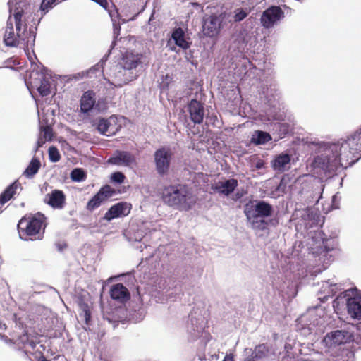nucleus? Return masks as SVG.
<instances>
[{"instance_id":"27","label":"nucleus","mask_w":361,"mask_h":361,"mask_svg":"<svg viewBox=\"0 0 361 361\" xmlns=\"http://www.w3.org/2000/svg\"><path fill=\"white\" fill-rule=\"evenodd\" d=\"M319 215L317 212H314L311 209H307L302 212L301 221H303V224L305 228L312 227L314 225L318 224Z\"/></svg>"},{"instance_id":"29","label":"nucleus","mask_w":361,"mask_h":361,"mask_svg":"<svg viewBox=\"0 0 361 361\" xmlns=\"http://www.w3.org/2000/svg\"><path fill=\"white\" fill-rule=\"evenodd\" d=\"M111 18L113 23V41L111 44V49H114L116 44V41L121 33V20L119 18V14L116 12V15L110 14ZM126 20L124 19L121 20V23H126Z\"/></svg>"},{"instance_id":"53","label":"nucleus","mask_w":361,"mask_h":361,"mask_svg":"<svg viewBox=\"0 0 361 361\" xmlns=\"http://www.w3.org/2000/svg\"><path fill=\"white\" fill-rule=\"evenodd\" d=\"M264 161H262V160H259L258 161L256 164H255V168L257 169H262L264 168Z\"/></svg>"},{"instance_id":"45","label":"nucleus","mask_w":361,"mask_h":361,"mask_svg":"<svg viewBox=\"0 0 361 361\" xmlns=\"http://www.w3.org/2000/svg\"><path fill=\"white\" fill-rule=\"evenodd\" d=\"M41 131L43 133V137L45 140H51L53 137V129L50 126L41 127Z\"/></svg>"},{"instance_id":"12","label":"nucleus","mask_w":361,"mask_h":361,"mask_svg":"<svg viewBox=\"0 0 361 361\" xmlns=\"http://www.w3.org/2000/svg\"><path fill=\"white\" fill-rule=\"evenodd\" d=\"M206 311L200 308H193L189 314L188 322V331L194 334V336L198 337L207 327Z\"/></svg>"},{"instance_id":"7","label":"nucleus","mask_w":361,"mask_h":361,"mask_svg":"<svg viewBox=\"0 0 361 361\" xmlns=\"http://www.w3.org/2000/svg\"><path fill=\"white\" fill-rule=\"evenodd\" d=\"M46 216L40 212L21 218L18 224L20 238L26 241L42 239V235L39 234L40 230L46 227Z\"/></svg>"},{"instance_id":"40","label":"nucleus","mask_w":361,"mask_h":361,"mask_svg":"<svg viewBox=\"0 0 361 361\" xmlns=\"http://www.w3.org/2000/svg\"><path fill=\"white\" fill-rule=\"evenodd\" d=\"M103 68L104 66L98 62L97 64L89 68L87 71L82 72L81 73V77L91 76L93 74H96L97 72L103 73ZM79 75H80V73H79Z\"/></svg>"},{"instance_id":"17","label":"nucleus","mask_w":361,"mask_h":361,"mask_svg":"<svg viewBox=\"0 0 361 361\" xmlns=\"http://www.w3.org/2000/svg\"><path fill=\"white\" fill-rule=\"evenodd\" d=\"M116 193L109 185L102 186L99 190L87 202L86 209L92 212L100 207L102 203L107 198L111 197Z\"/></svg>"},{"instance_id":"64","label":"nucleus","mask_w":361,"mask_h":361,"mask_svg":"<svg viewBox=\"0 0 361 361\" xmlns=\"http://www.w3.org/2000/svg\"><path fill=\"white\" fill-rule=\"evenodd\" d=\"M153 16H154V12L152 13L150 18H149V21H151L153 18Z\"/></svg>"},{"instance_id":"41","label":"nucleus","mask_w":361,"mask_h":361,"mask_svg":"<svg viewBox=\"0 0 361 361\" xmlns=\"http://www.w3.org/2000/svg\"><path fill=\"white\" fill-rule=\"evenodd\" d=\"M57 0H42L40 5V10L46 14L52 9L56 4Z\"/></svg>"},{"instance_id":"56","label":"nucleus","mask_w":361,"mask_h":361,"mask_svg":"<svg viewBox=\"0 0 361 361\" xmlns=\"http://www.w3.org/2000/svg\"><path fill=\"white\" fill-rule=\"evenodd\" d=\"M234 196H235L234 200H240L243 197V194L241 192H237Z\"/></svg>"},{"instance_id":"51","label":"nucleus","mask_w":361,"mask_h":361,"mask_svg":"<svg viewBox=\"0 0 361 361\" xmlns=\"http://www.w3.org/2000/svg\"><path fill=\"white\" fill-rule=\"evenodd\" d=\"M0 339L4 341L6 343H13V341L11 339L8 338L7 336L3 335L0 334Z\"/></svg>"},{"instance_id":"18","label":"nucleus","mask_w":361,"mask_h":361,"mask_svg":"<svg viewBox=\"0 0 361 361\" xmlns=\"http://www.w3.org/2000/svg\"><path fill=\"white\" fill-rule=\"evenodd\" d=\"M107 163L115 166L130 167L132 165L136 164V158L135 155L128 151L117 149L108 159Z\"/></svg>"},{"instance_id":"28","label":"nucleus","mask_w":361,"mask_h":361,"mask_svg":"<svg viewBox=\"0 0 361 361\" xmlns=\"http://www.w3.org/2000/svg\"><path fill=\"white\" fill-rule=\"evenodd\" d=\"M290 162V156L287 153H281L271 161V167L274 171L283 172L286 166Z\"/></svg>"},{"instance_id":"36","label":"nucleus","mask_w":361,"mask_h":361,"mask_svg":"<svg viewBox=\"0 0 361 361\" xmlns=\"http://www.w3.org/2000/svg\"><path fill=\"white\" fill-rule=\"evenodd\" d=\"M78 305L80 310L81 311L80 316L82 315L84 317L85 324L89 325L91 319V312L88 304L83 300L80 299L78 301Z\"/></svg>"},{"instance_id":"47","label":"nucleus","mask_w":361,"mask_h":361,"mask_svg":"<svg viewBox=\"0 0 361 361\" xmlns=\"http://www.w3.org/2000/svg\"><path fill=\"white\" fill-rule=\"evenodd\" d=\"M312 195H314V197H312V199H314V197L317 195H319V196L315 197V200H313L312 201V202H315L316 203H317L319 202V200L322 197V192L321 191V189L319 188V187L318 185H317V188H314L310 196H312Z\"/></svg>"},{"instance_id":"35","label":"nucleus","mask_w":361,"mask_h":361,"mask_svg":"<svg viewBox=\"0 0 361 361\" xmlns=\"http://www.w3.org/2000/svg\"><path fill=\"white\" fill-rule=\"evenodd\" d=\"M37 90L42 97L49 95L51 94V83L49 79L42 76L40 78V84L37 87Z\"/></svg>"},{"instance_id":"44","label":"nucleus","mask_w":361,"mask_h":361,"mask_svg":"<svg viewBox=\"0 0 361 361\" xmlns=\"http://www.w3.org/2000/svg\"><path fill=\"white\" fill-rule=\"evenodd\" d=\"M248 15L247 9L239 8L235 11L233 19L235 22H240L245 19Z\"/></svg>"},{"instance_id":"43","label":"nucleus","mask_w":361,"mask_h":361,"mask_svg":"<svg viewBox=\"0 0 361 361\" xmlns=\"http://www.w3.org/2000/svg\"><path fill=\"white\" fill-rule=\"evenodd\" d=\"M126 179L125 175L121 171H116L111 173L110 180L112 183L121 184Z\"/></svg>"},{"instance_id":"52","label":"nucleus","mask_w":361,"mask_h":361,"mask_svg":"<svg viewBox=\"0 0 361 361\" xmlns=\"http://www.w3.org/2000/svg\"><path fill=\"white\" fill-rule=\"evenodd\" d=\"M222 361H234L233 355L231 353L226 354Z\"/></svg>"},{"instance_id":"24","label":"nucleus","mask_w":361,"mask_h":361,"mask_svg":"<svg viewBox=\"0 0 361 361\" xmlns=\"http://www.w3.org/2000/svg\"><path fill=\"white\" fill-rule=\"evenodd\" d=\"M111 298L121 303L127 302L130 298V294L128 288L121 283H116L110 289Z\"/></svg>"},{"instance_id":"20","label":"nucleus","mask_w":361,"mask_h":361,"mask_svg":"<svg viewBox=\"0 0 361 361\" xmlns=\"http://www.w3.org/2000/svg\"><path fill=\"white\" fill-rule=\"evenodd\" d=\"M131 210V204L126 202H119L112 205L105 213L103 219L110 221L114 219L128 216Z\"/></svg>"},{"instance_id":"33","label":"nucleus","mask_w":361,"mask_h":361,"mask_svg":"<svg viewBox=\"0 0 361 361\" xmlns=\"http://www.w3.org/2000/svg\"><path fill=\"white\" fill-rule=\"evenodd\" d=\"M245 352L246 354L252 353L255 360H258L266 358L269 355V350L265 344H259L255 348L254 350L251 348H246Z\"/></svg>"},{"instance_id":"58","label":"nucleus","mask_w":361,"mask_h":361,"mask_svg":"<svg viewBox=\"0 0 361 361\" xmlns=\"http://www.w3.org/2000/svg\"><path fill=\"white\" fill-rule=\"evenodd\" d=\"M27 345H29L32 349H34L36 345L33 341H30V340Z\"/></svg>"},{"instance_id":"14","label":"nucleus","mask_w":361,"mask_h":361,"mask_svg":"<svg viewBox=\"0 0 361 361\" xmlns=\"http://www.w3.org/2000/svg\"><path fill=\"white\" fill-rule=\"evenodd\" d=\"M284 18V12L279 6H271L265 9L260 18V22L266 29L271 28Z\"/></svg>"},{"instance_id":"49","label":"nucleus","mask_w":361,"mask_h":361,"mask_svg":"<svg viewBox=\"0 0 361 361\" xmlns=\"http://www.w3.org/2000/svg\"><path fill=\"white\" fill-rule=\"evenodd\" d=\"M113 49H111V47H110V49H109L108 52L101 59V60L99 61V63H101L103 66L106 63V62L107 61L110 54H111V50Z\"/></svg>"},{"instance_id":"11","label":"nucleus","mask_w":361,"mask_h":361,"mask_svg":"<svg viewBox=\"0 0 361 361\" xmlns=\"http://www.w3.org/2000/svg\"><path fill=\"white\" fill-rule=\"evenodd\" d=\"M225 18L224 13L205 15L202 18V33L203 37L214 38L221 30L222 23Z\"/></svg>"},{"instance_id":"38","label":"nucleus","mask_w":361,"mask_h":361,"mask_svg":"<svg viewBox=\"0 0 361 361\" xmlns=\"http://www.w3.org/2000/svg\"><path fill=\"white\" fill-rule=\"evenodd\" d=\"M86 176V173L82 168H75L70 173L71 180L75 182L83 181L85 180Z\"/></svg>"},{"instance_id":"59","label":"nucleus","mask_w":361,"mask_h":361,"mask_svg":"<svg viewBox=\"0 0 361 361\" xmlns=\"http://www.w3.org/2000/svg\"><path fill=\"white\" fill-rule=\"evenodd\" d=\"M153 258H154V255L151 254L149 257L145 258V261L148 262L151 261Z\"/></svg>"},{"instance_id":"30","label":"nucleus","mask_w":361,"mask_h":361,"mask_svg":"<svg viewBox=\"0 0 361 361\" xmlns=\"http://www.w3.org/2000/svg\"><path fill=\"white\" fill-rule=\"evenodd\" d=\"M18 188H21V184L19 183L18 180H16L8 186H7L0 195V199L1 200V202L6 203L7 202H8L16 194V190Z\"/></svg>"},{"instance_id":"8","label":"nucleus","mask_w":361,"mask_h":361,"mask_svg":"<svg viewBox=\"0 0 361 361\" xmlns=\"http://www.w3.org/2000/svg\"><path fill=\"white\" fill-rule=\"evenodd\" d=\"M153 157L157 175L161 178L167 176L174 158L173 150L169 147H161L155 150Z\"/></svg>"},{"instance_id":"25","label":"nucleus","mask_w":361,"mask_h":361,"mask_svg":"<svg viewBox=\"0 0 361 361\" xmlns=\"http://www.w3.org/2000/svg\"><path fill=\"white\" fill-rule=\"evenodd\" d=\"M171 39L178 47L186 50L191 46L192 42L185 39V34L181 27H175L171 32Z\"/></svg>"},{"instance_id":"19","label":"nucleus","mask_w":361,"mask_h":361,"mask_svg":"<svg viewBox=\"0 0 361 361\" xmlns=\"http://www.w3.org/2000/svg\"><path fill=\"white\" fill-rule=\"evenodd\" d=\"M343 290L342 284L335 282L334 280L322 281L321 288L318 291V299L322 302H326L329 298H332L338 291Z\"/></svg>"},{"instance_id":"22","label":"nucleus","mask_w":361,"mask_h":361,"mask_svg":"<svg viewBox=\"0 0 361 361\" xmlns=\"http://www.w3.org/2000/svg\"><path fill=\"white\" fill-rule=\"evenodd\" d=\"M188 111L190 120L195 124H200L203 122L204 116V104L196 99H191L188 104Z\"/></svg>"},{"instance_id":"37","label":"nucleus","mask_w":361,"mask_h":361,"mask_svg":"<svg viewBox=\"0 0 361 361\" xmlns=\"http://www.w3.org/2000/svg\"><path fill=\"white\" fill-rule=\"evenodd\" d=\"M298 181L301 182L302 188L300 192L303 195L305 193L307 188H311L312 189L314 188V185L313 182L314 179L308 175H305L302 178H300Z\"/></svg>"},{"instance_id":"55","label":"nucleus","mask_w":361,"mask_h":361,"mask_svg":"<svg viewBox=\"0 0 361 361\" xmlns=\"http://www.w3.org/2000/svg\"><path fill=\"white\" fill-rule=\"evenodd\" d=\"M255 358L253 357V355L251 353L250 355H248L247 357L244 359L243 361H255Z\"/></svg>"},{"instance_id":"1","label":"nucleus","mask_w":361,"mask_h":361,"mask_svg":"<svg viewBox=\"0 0 361 361\" xmlns=\"http://www.w3.org/2000/svg\"><path fill=\"white\" fill-rule=\"evenodd\" d=\"M314 164L326 177L347 169L361 159V125L337 142H317Z\"/></svg>"},{"instance_id":"23","label":"nucleus","mask_w":361,"mask_h":361,"mask_svg":"<svg viewBox=\"0 0 361 361\" xmlns=\"http://www.w3.org/2000/svg\"><path fill=\"white\" fill-rule=\"evenodd\" d=\"M44 202L54 209H61L65 206L66 195L62 190L55 189L45 195Z\"/></svg>"},{"instance_id":"32","label":"nucleus","mask_w":361,"mask_h":361,"mask_svg":"<svg viewBox=\"0 0 361 361\" xmlns=\"http://www.w3.org/2000/svg\"><path fill=\"white\" fill-rule=\"evenodd\" d=\"M271 135L262 130H255L252 135L250 142L255 145H264L271 140Z\"/></svg>"},{"instance_id":"54","label":"nucleus","mask_w":361,"mask_h":361,"mask_svg":"<svg viewBox=\"0 0 361 361\" xmlns=\"http://www.w3.org/2000/svg\"><path fill=\"white\" fill-rule=\"evenodd\" d=\"M66 247V244H61V243L56 244V248L59 252H62L63 250L64 249V247Z\"/></svg>"},{"instance_id":"42","label":"nucleus","mask_w":361,"mask_h":361,"mask_svg":"<svg viewBox=\"0 0 361 361\" xmlns=\"http://www.w3.org/2000/svg\"><path fill=\"white\" fill-rule=\"evenodd\" d=\"M146 311L145 308L140 307L137 310H135L133 314H131V319L137 323L141 322L145 317Z\"/></svg>"},{"instance_id":"46","label":"nucleus","mask_w":361,"mask_h":361,"mask_svg":"<svg viewBox=\"0 0 361 361\" xmlns=\"http://www.w3.org/2000/svg\"><path fill=\"white\" fill-rule=\"evenodd\" d=\"M29 342V337L27 334H23L18 337L14 343L22 344L23 346L26 345Z\"/></svg>"},{"instance_id":"31","label":"nucleus","mask_w":361,"mask_h":361,"mask_svg":"<svg viewBox=\"0 0 361 361\" xmlns=\"http://www.w3.org/2000/svg\"><path fill=\"white\" fill-rule=\"evenodd\" d=\"M40 167L41 162L39 159L36 157H33L23 171V175L27 178H32L38 173Z\"/></svg>"},{"instance_id":"39","label":"nucleus","mask_w":361,"mask_h":361,"mask_svg":"<svg viewBox=\"0 0 361 361\" xmlns=\"http://www.w3.org/2000/svg\"><path fill=\"white\" fill-rule=\"evenodd\" d=\"M48 154L51 162L56 163L61 159V154L59 151L55 146H51L49 147Z\"/></svg>"},{"instance_id":"5","label":"nucleus","mask_w":361,"mask_h":361,"mask_svg":"<svg viewBox=\"0 0 361 361\" xmlns=\"http://www.w3.org/2000/svg\"><path fill=\"white\" fill-rule=\"evenodd\" d=\"M274 211L273 205L262 200H250L243 208L247 224L256 232L265 231L270 226L278 224L276 219H267L272 216Z\"/></svg>"},{"instance_id":"10","label":"nucleus","mask_w":361,"mask_h":361,"mask_svg":"<svg viewBox=\"0 0 361 361\" xmlns=\"http://www.w3.org/2000/svg\"><path fill=\"white\" fill-rule=\"evenodd\" d=\"M295 121L291 115L286 116L283 113L276 114L270 123V129L279 138L282 139L293 133Z\"/></svg>"},{"instance_id":"34","label":"nucleus","mask_w":361,"mask_h":361,"mask_svg":"<svg viewBox=\"0 0 361 361\" xmlns=\"http://www.w3.org/2000/svg\"><path fill=\"white\" fill-rule=\"evenodd\" d=\"M110 121L109 119L104 118H100L98 120H94L92 123V126H95L98 132L103 135H107L106 132L110 127Z\"/></svg>"},{"instance_id":"3","label":"nucleus","mask_w":361,"mask_h":361,"mask_svg":"<svg viewBox=\"0 0 361 361\" xmlns=\"http://www.w3.org/2000/svg\"><path fill=\"white\" fill-rule=\"evenodd\" d=\"M143 55L133 51H126L122 54L118 63L110 72L111 80L106 79L108 83L116 87H121L139 76L138 68H142Z\"/></svg>"},{"instance_id":"61","label":"nucleus","mask_w":361,"mask_h":361,"mask_svg":"<svg viewBox=\"0 0 361 361\" xmlns=\"http://www.w3.org/2000/svg\"><path fill=\"white\" fill-rule=\"evenodd\" d=\"M263 94L265 95V96H268L269 95V89L267 88V90L265 91L264 90H263Z\"/></svg>"},{"instance_id":"2","label":"nucleus","mask_w":361,"mask_h":361,"mask_svg":"<svg viewBox=\"0 0 361 361\" xmlns=\"http://www.w3.org/2000/svg\"><path fill=\"white\" fill-rule=\"evenodd\" d=\"M9 7V17L6 22V26L4 35V43L6 47H20L24 49L29 60L32 62V57L37 59L35 54L34 47L36 39L37 23H34L27 29V25L24 16V11L18 4L11 6L10 1L8 3Z\"/></svg>"},{"instance_id":"60","label":"nucleus","mask_w":361,"mask_h":361,"mask_svg":"<svg viewBox=\"0 0 361 361\" xmlns=\"http://www.w3.org/2000/svg\"><path fill=\"white\" fill-rule=\"evenodd\" d=\"M296 247H297V243L293 246V253H295V255H298V250Z\"/></svg>"},{"instance_id":"26","label":"nucleus","mask_w":361,"mask_h":361,"mask_svg":"<svg viewBox=\"0 0 361 361\" xmlns=\"http://www.w3.org/2000/svg\"><path fill=\"white\" fill-rule=\"evenodd\" d=\"M308 322V316L302 315L296 320V328L298 331H300L302 334L306 335L312 333L314 330V327L317 325L315 324L314 320Z\"/></svg>"},{"instance_id":"15","label":"nucleus","mask_w":361,"mask_h":361,"mask_svg":"<svg viewBox=\"0 0 361 361\" xmlns=\"http://www.w3.org/2000/svg\"><path fill=\"white\" fill-rule=\"evenodd\" d=\"M353 335L345 330H335L328 333L323 338V343L329 348L336 347L350 342Z\"/></svg>"},{"instance_id":"57","label":"nucleus","mask_w":361,"mask_h":361,"mask_svg":"<svg viewBox=\"0 0 361 361\" xmlns=\"http://www.w3.org/2000/svg\"><path fill=\"white\" fill-rule=\"evenodd\" d=\"M135 247L137 250H140L142 252L143 250V248H147V246L145 244L143 247L142 245L140 244V245H135Z\"/></svg>"},{"instance_id":"16","label":"nucleus","mask_w":361,"mask_h":361,"mask_svg":"<svg viewBox=\"0 0 361 361\" xmlns=\"http://www.w3.org/2000/svg\"><path fill=\"white\" fill-rule=\"evenodd\" d=\"M96 94L93 90H87L85 92L80 99V111L82 114H87L92 110L95 109L101 111L100 107L102 102L96 101Z\"/></svg>"},{"instance_id":"50","label":"nucleus","mask_w":361,"mask_h":361,"mask_svg":"<svg viewBox=\"0 0 361 361\" xmlns=\"http://www.w3.org/2000/svg\"><path fill=\"white\" fill-rule=\"evenodd\" d=\"M337 199H338L337 195H334L332 197V204H331V207H332L333 209L338 208V203H337Z\"/></svg>"},{"instance_id":"13","label":"nucleus","mask_w":361,"mask_h":361,"mask_svg":"<svg viewBox=\"0 0 361 361\" xmlns=\"http://www.w3.org/2000/svg\"><path fill=\"white\" fill-rule=\"evenodd\" d=\"M346 300L347 311L353 319L361 320V293L356 288L344 290Z\"/></svg>"},{"instance_id":"4","label":"nucleus","mask_w":361,"mask_h":361,"mask_svg":"<svg viewBox=\"0 0 361 361\" xmlns=\"http://www.w3.org/2000/svg\"><path fill=\"white\" fill-rule=\"evenodd\" d=\"M161 198L169 207L184 212L190 210L197 202L192 186L183 183L165 185L161 190Z\"/></svg>"},{"instance_id":"21","label":"nucleus","mask_w":361,"mask_h":361,"mask_svg":"<svg viewBox=\"0 0 361 361\" xmlns=\"http://www.w3.org/2000/svg\"><path fill=\"white\" fill-rule=\"evenodd\" d=\"M238 185V181L235 178H228L223 181H219L211 185V189L220 195L228 197L233 193Z\"/></svg>"},{"instance_id":"48","label":"nucleus","mask_w":361,"mask_h":361,"mask_svg":"<svg viewBox=\"0 0 361 361\" xmlns=\"http://www.w3.org/2000/svg\"><path fill=\"white\" fill-rule=\"evenodd\" d=\"M145 235L142 233H140V231L138 230L137 233L135 234L134 238H130V240H133L136 243H140Z\"/></svg>"},{"instance_id":"62","label":"nucleus","mask_w":361,"mask_h":361,"mask_svg":"<svg viewBox=\"0 0 361 361\" xmlns=\"http://www.w3.org/2000/svg\"><path fill=\"white\" fill-rule=\"evenodd\" d=\"M39 361H49L47 358H45L44 356L41 357Z\"/></svg>"},{"instance_id":"63","label":"nucleus","mask_w":361,"mask_h":361,"mask_svg":"<svg viewBox=\"0 0 361 361\" xmlns=\"http://www.w3.org/2000/svg\"><path fill=\"white\" fill-rule=\"evenodd\" d=\"M40 146H41V145H40V143H39V141L38 140V141H37V147H36V149H35V152H36V151L37 150L38 147H39Z\"/></svg>"},{"instance_id":"9","label":"nucleus","mask_w":361,"mask_h":361,"mask_svg":"<svg viewBox=\"0 0 361 361\" xmlns=\"http://www.w3.org/2000/svg\"><path fill=\"white\" fill-rule=\"evenodd\" d=\"M154 297L158 301L164 303L169 299L176 298L182 293L181 286L179 282L170 281L169 283L164 279H157L154 286Z\"/></svg>"},{"instance_id":"6","label":"nucleus","mask_w":361,"mask_h":361,"mask_svg":"<svg viewBox=\"0 0 361 361\" xmlns=\"http://www.w3.org/2000/svg\"><path fill=\"white\" fill-rule=\"evenodd\" d=\"M308 250L314 257H319V261L323 263V269H326L333 261L330 253L337 249L338 240L336 238H326L322 230L310 232L307 243Z\"/></svg>"}]
</instances>
